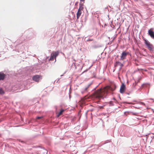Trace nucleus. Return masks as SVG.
Masks as SVG:
<instances>
[{
    "mask_svg": "<svg viewBox=\"0 0 154 154\" xmlns=\"http://www.w3.org/2000/svg\"><path fill=\"white\" fill-rule=\"evenodd\" d=\"M110 87L107 86L106 88H105L104 89H101L96 91V97L99 98H106L107 94V90L110 89Z\"/></svg>",
    "mask_w": 154,
    "mask_h": 154,
    "instance_id": "f257e3e1",
    "label": "nucleus"
},
{
    "mask_svg": "<svg viewBox=\"0 0 154 154\" xmlns=\"http://www.w3.org/2000/svg\"><path fill=\"white\" fill-rule=\"evenodd\" d=\"M144 43L148 49L150 51H152L154 49L153 45L147 40L144 39Z\"/></svg>",
    "mask_w": 154,
    "mask_h": 154,
    "instance_id": "f03ea898",
    "label": "nucleus"
},
{
    "mask_svg": "<svg viewBox=\"0 0 154 154\" xmlns=\"http://www.w3.org/2000/svg\"><path fill=\"white\" fill-rule=\"evenodd\" d=\"M154 29L153 28H151L148 31V34L150 37L154 39Z\"/></svg>",
    "mask_w": 154,
    "mask_h": 154,
    "instance_id": "7ed1b4c3",
    "label": "nucleus"
},
{
    "mask_svg": "<svg viewBox=\"0 0 154 154\" xmlns=\"http://www.w3.org/2000/svg\"><path fill=\"white\" fill-rule=\"evenodd\" d=\"M42 77L41 75H35L32 77V79L33 81L38 82L40 79H42Z\"/></svg>",
    "mask_w": 154,
    "mask_h": 154,
    "instance_id": "20e7f679",
    "label": "nucleus"
},
{
    "mask_svg": "<svg viewBox=\"0 0 154 154\" xmlns=\"http://www.w3.org/2000/svg\"><path fill=\"white\" fill-rule=\"evenodd\" d=\"M128 54V53L126 52V51H123L121 54L120 59L122 60H123L125 59Z\"/></svg>",
    "mask_w": 154,
    "mask_h": 154,
    "instance_id": "39448f33",
    "label": "nucleus"
},
{
    "mask_svg": "<svg viewBox=\"0 0 154 154\" xmlns=\"http://www.w3.org/2000/svg\"><path fill=\"white\" fill-rule=\"evenodd\" d=\"M125 85L124 83H122L120 87V92L121 93L123 94L124 93L125 91Z\"/></svg>",
    "mask_w": 154,
    "mask_h": 154,
    "instance_id": "423d86ee",
    "label": "nucleus"
},
{
    "mask_svg": "<svg viewBox=\"0 0 154 154\" xmlns=\"http://www.w3.org/2000/svg\"><path fill=\"white\" fill-rule=\"evenodd\" d=\"M59 54V53L58 51H53L52 52V53L51 54L52 55V56H53L55 57L54 62H56V57L58 56Z\"/></svg>",
    "mask_w": 154,
    "mask_h": 154,
    "instance_id": "0eeeda50",
    "label": "nucleus"
},
{
    "mask_svg": "<svg viewBox=\"0 0 154 154\" xmlns=\"http://www.w3.org/2000/svg\"><path fill=\"white\" fill-rule=\"evenodd\" d=\"M6 75L5 74H4L3 72H0V80H3Z\"/></svg>",
    "mask_w": 154,
    "mask_h": 154,
    "instance_id": "6e6552de",
    "label": "nucleus"
},
{
    "mask_svg": "<svg viewBox=\"0 0 154 154\" xmlns=\"http://www.w3.org/2000/svg\"><path fill=\"white\" fill-rule=\"evenodd\" d=\"M90 85V84L88 85L87 86L85 87V88L82 90L81 91V93L82 94H83L85 92H87L88 91L87 89Z\"/></svg>",
    "mask_w": 154,
    "mask_h": 154,
    "instance_id": "1a4fd4ad",
    "label": "nucleus"
},
{
    "mask_svg": "<svg viewBox=\"0 0 154 154\" xmlns=\"http://www.w3.org/2000/svg\"><path fill=\"white\" fill-rule=\"evenodd\" d=\"M82 13L81 11L78 10V12L77 13V18L78 19L80 16L81 14Z\"/></svg>",
    "mask_w": 154,
    "mask_h": 154,
    "instance_id": "9d476101",
    "label": "nucleus"
},
{
    "mask_svg": "<svg viewBox=\"0 0 154 154\" xmlns=\"http://www.w3.org/2000/svg\"><path fill=\"white\" fill-rule=\"evenodd\" d=\"M41 152L42 154H47L48 152L47 150L43 149L42 150Z\"/></svg>",
    "mask_w": 154,
    "mask_h": 154,
    "instance_id": "9b49d317",
    "label": "nucleus"
},
{
    "mask_svg": "<svg viewBox=\"0 0 154 154\" xmlns=\"http://www.w3.org/2000/svg\"><path fill=\"white\" fill-rule=\"evenodd\" d=\"M64 110L63 109H61L60 111L59 112L57 115V117H59L60 115H61L62 113L64 111Z\"/></svg>",
    "mask_w": 154,
    "mask_h": 154,
    "instance_id": "f8f14e48",
    "label": "nucleus"
},
{
    "mask_svg": "<svg viewBox=\"0 0 154 154\" xmlns=\"http://www.w3.org/2000/svg\"><path fill=\"white\" fill-rule=\"evenodd\" d=\"M79 5H80L79 7V8L78 10L82 11V9L83 8V4H80Z\"/></svg>",
    "mask_w": 154,
    "mask_h": 154,
    "instance_id": "ddd939ff",
    "label": "nucleus"
},
{
    "mask_svg": "<svg viewBox=\"0 0 154 154\" xmlns=\"http://www.w3.org/2000/svg\"><path fill=\"white\" fill-rule=\"evenodd\" d=\"M55 60V57L52 56V55L51 54V56L49 59V60L53 61L54 60Z\"/></svg>",
    "mask_w": 154,
    "mask_h": 154,
    "instance_id": "4468645a",
    "label": "nucleus"
},
{
    "mask_svg": "<svg viewBox=\"0 0 154 154\" xmlns=\"http://www.w3.org/2000/svg\"><path fill=\"white\" fill-rule=\"evenodd\" d=\"M5 92L2 88H0V95H2L4 94Z\"/></svg>",
    "mask_w": 154,
    "mask_h": 154,
    "instance_id": "2eb2a0df",
    "label": "nucleus"
},
{
    "mask_svg": "<svg viewBox=\"0 0 154 154\" xmlns=\"http://www.w3.org/2000/svg\"><path fill=\"white\" fill-rule=\"evenodd\" d=\"M116 63L118 64V65L120 66H121L120 69H121L122 67L123 66V64L122 63H121L119 62H117Z\"/></svg>",
    "mask_w": 154,
    "mask_h": 154,
    "instance_id": "dca6fc26",
    "label": "nucleus"
},
{
    "mask_svg": "<svg viewBox=\"0 0 154 154\" xmlns=\"http://www.w3.org/2000/svg\"><path fill=\"white\" fill-rule=\"evenodd\" d=\"M139 103H140V105H144V106L145 105V103H144L143 102H140Z\"/></svg>",
    "mask_w": 154,
    "mask_h": 154,
    "instance_id": "f3484780",
    "label": "nucleus"
},
{
    "mask_svg": "<svg viewBox=\"0 0 154 154\" xmlns=\"http://www.w3.org/2000/svg\"><path fill=\"white\" fill-rule=\"evenodd\" d=\"M109 104L111 106L113 105V103L112 101H111L109 102Z\"/></svg>",
    "mask_w": 154,
    "mask_h": 154,
    "instance_id": "a211bd4d",
    "label": "nucleus"
},
{
    "mask_svg": "<svg viewBox=\"0 0 154 154\" xmlns=\"http://www.w3.org/2000/svg\"><path fill=\"white\" fill-rule=\"evenodd\" d=\"M42 116H40V117H37V118L38 119H41L42 118Z\"/></svg>",
    "mask_w": 154,
    "mask_h": 154,
    "instance_id": "6ab92c4d",
    "label": "nucleus"
},
{
    "mask_svg": "<svg viewBox=\"0 0 154 154\" xmlns=\"http://www.w3.org/2000/svg\"><path fill=\"white\" fill-rule=\"evenodd\" d=\"M93 40V39H88V40H87V41H92Z\"/></svg>",
    "mask_w": 154,
    "mask_h": 154,
    "instance_id": "aec40b11",
    "label": "nucleus"
},
{
    "mask_svg": "<svg viewBox=\"0 0 154 154\" xmlns=\"http://www.w3.org/2000/svg\"><path fill=\"white\" fill-rule=\"evenodd\" d=\"M146 84H143L142 85V86H143L144 85H146Z\"/></svg>",
    "mask_w": 154,
    "mask_h": 154,
    "instance_id": "412c9836",
    "label": "nucleus"
},
{
    "mask_svg": "<svg viewBox=\"0 0 154 154\" xmlns=\"http://www.w3.org/2000/svg\"><path fill=\"white\" fill-rule=\"evenodd\" d=\"M128 103V104H131V103H128V102H127V103Z\"/></svg>",
    "mask_w": 154,
    "mask_h": 154,
    "instance_id": "4be33fe9",
    "label": "nucleus"
},
{
    "mask_svg": "<svg viewBox=\"0 0 154 154\" xmlns=\"http://www.w3.org/2000/svg\"><path fill=\"white\" fill-rule=\"evenodd\" d=\"M81 2H84L85 0H80Z\"/></svg>",
    "mask_w": 154,
    "mask_h": 154,
    "instance_id": "5701e85b",
    "label": "nucleus"
},
{
    "mask_svg": "<svg viewBox=\"0 0 154 154\" xmlns=\"http://www.w3.org/2000/svg\"><path fill=\"white\" fill-rule=\"evenodd\" d=\"M78 3V2H76L75 3V5H77Z\"/></svg>",
    "mask_w": 154,
    "mask_h": 154,
    "instance_id": "b1692460",
    "label": "nucleus"
},
{
    "mask_svg": "<svg viewBox=\"0 0 154 154\" xmlns=\"http://www.w3.org/2000/svg\"><path fill=\"white\" fill-rule=\"evenodd\" d=\"M63 75H60V76H61V77H62V76Z\"/></svg>",
    "mask_w": 154,
    "mask_h": 154,
    "instance_id": "393cba45",
    "label": "nucleus"
},
{
    "mask_svg": "<svg viewBox=\"0 0 154 154\" xmlns=\"http://www.w3.org/2000/svg\"><path fill=\"white\" fill-rule=\"evenodd\" d=\"M113 100H116V99H115V98H113Z\"/></svg>",
    "mask_w": 154,
    "mask_h": 154,
    "instance_id": "a878e982",
    "label": "nucleus"
},
{
    "mask_svg": "<svg viewBox=\"0 0 154 154\" xmlns=\"http://www.w3.org/2000/svg\"><path fill=\"white\" fill-rule=\"evenodd\" d=\"M150 99L152 100H153V99Z\"/></svg>",
    "mask_w": 154,
    "mask_h": 154,
    "instance_id": "bb28decb",
    "label": "nucleus"
},
{
    "mask_svg": "<svg viewBox=\"0 0 154 154\" xmlns=\"http://www.w3.org/2000/svg\"><path fill=\"white\" fill-rule=\"evenodd\" d=\"M74 61H75V60H74Z\"/></svg>",
    "mask_w": 154,
    "mask_h": 154,
    "instance_id": "cd10ccee",
    "label": "nucleus"
}]
</instances>
